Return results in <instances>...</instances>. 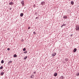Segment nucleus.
Listing matches in <instances>:
<instances>
[{
	"instance_id": "nucleus-1",
	"label": "nucleus",
	"mask_w": 79,
	"mask_h": 79,
	"mask_svg": "<svg viewBox=\"0 0 79 79\" xmlns=\"http://www.w3.org/2000/svg\"><path fill=\"white\" fill-rule=\"evenodd\" d=\"M75 29L76 31H79V26L78 25H76V26Z\"/></svg>"
},
{
	"instance_id": "nucleus-2",
	"label": "nucleus",
	"mask_w": 79,
	"mask_h": 79,
	"mask_svg": "<svg viewBox=\"0 0 79 79\" xmlns=\"http://www.w3.org/2000/svg\"><path fill=\"white\" fill-rule=\"evenodd\" d=\"M21 4L22 5V6H24V1L23 0H22L21 2Z\"/></svg>"
},
{
	"instance_id": "nucleus-3",
	"label": "nucleus",
	"mask_w": 79,
	"mask_h": 79,
	"mask_svg": "<svg viewBox=\"0 0 79 79\" xmlns=\"http://www.w3.org/2000/svg\"><path fill=\"white\" fill-rule=\"evenodd\" d=\"M57 75H58V73H55L54 74V76H55V77H56V76H57Z\"/></svg>"
},
{
	"instance_id": "nucleus-4",
	"label": "nucleus",
	"mask_w": 79,
	"mask_h": 79,
	"mask_svg": "<svg viewBox=\"0 0 79 79\" xmlns=\"http://www.w3.org/2000/svg\"><path fill=\"white\" fill-rule=\"evenodd\" d=\"M9 5H13L14 4L12 2H10L9 3Z\"/></svg>"
},
{
	"instance_id": "nucleus-5",
	"label": "nucleus",
	"mask_w": 79,
	"mask_h": 79,
	"mask_svg": "<svg viewBox=\"0 0 79 79\" xmlns=\"http://www.w3.org/2000/svg\"><path fill=\"white\" fill-rule=\"evenodd\" d=\"M45 3L44 2H43L41 3V5H45Z\"/></svg>"
},
{
	"instance_id": "nucleus-6",
	"label": "nucleus",
	"mask_w": 79,
	"mask_h": 79,
	"mask_svg": "<svg viewBox=\"0 0 79 79\" xmlns=\"http://www.w3.org/2000/svg\"><path fill=\"white\" fill-rule=\"evenodd\" d=\"M63 18L64 19H66L67 17V16H66V15H65L63 17Z\"/></svg>"
},
{
	"instance_id": "nucleus-7",
	"label": "nucleus",
	"mask_w": 79,
	"mask_h": 79,
	"mask_svg": "<svg viewBox=\"0 0 79 79\" xmlns=\"http://www.w3.org/2000/svg\"><path fill=\"white\" fill-rule=\"evenodd\" d=\"M3 74H4V72H2L1 73V76H3Z\"/></svg>"
},
{
	"instance_id": "nucleus-8",
	"label": "nucleus",
	"mask_w": 79,
	"mask_h": 79,
	"mask_svg": "<svg viewBox=\"0 0 79 79\" xmlns=\"http://www.w3.org/2000/svg\"><path fill=\"white\" fill-rule=\"evenodd\" d=\"M23 15L24 14L23 13H21L20 14V16H21V17H23Z\"/></svg>"
},
{
	"instance_id": "nucleus-9",
	"label": "nucleus",
	"mask_w": 79,
	"mask_h": 79,
	"mask_svg": "<svg viewBox=\"0 0 79 79\" xmlns=\"http://www.w3.org/2000/svg\"><path fill=\"white\" fill-rule=\"evenodd\" d=\"M55 55H56V52H55L53 53V54H52V56H54Z\"/></svg>"
},
{
	"instance_id": "nucleus-10",
	"label": "nucleus",
	"mask_w": 79,
	"mask_h": 79,
	"mask_svg": "<svg viewBox=\"0 0 79 79\" xmlns=\"http://www.w3.org/2000/svg\"><path fill=\"white\" fill-rule=\"evenodd\" d=\"M76 51H77V49H76V48H74V49L73 50L74 52H76Z\"/></svg>"
},
{
	"instance_id": "nucleus-11",
	"label": "nucleus",
	"mask_w": 79,
	"mask_h": 79,
	"mask_svg": "<svg viewBox=\"0 0 79 79\" xmlns=\"http://www.w3.org/2000/svg\"><path fill=\"white\" fill-rule=\"evenodd\" d=\"M71 3L72 5H74V2L73 1H71Z\"/></svg>"
},
{
	"instance_id": "nucleus-12",
	"label": "nucleus",
	"mask_w": 79,
	"mask_h": 79,
	"mask_svg": "<svg viewBox=\"0 0 79 79\" xmlns=\"http://www.w3.org/2000/svg\"><path fill=\"white\" fill-rule=\"evenodd\" d=\"M12 63V61L10 60V61H9V62H8V64H10V63Z\"/></svg>"
},
{
	"instance_id": "nucleus-13",
	"label": "nucleus",
	"mask_w": 79,
	"mask_h": 79,
	"mask_svg": "<svg viewBox=\"0 0 79 79\" xmlns=\"http://www.w3.org/2000/svg\"><path fill=\"white\" fill-rule=\"evenodd\" d=\"M17 55H16V54H14V58H16V57H17Z\"/></svg>"
},
{
	"instance_id": "nucleus-14",
	"label": "nucleus",
	"mask_w": 79,
	"mask_h": 79,
	"mask_svg": "<svg viewBox=\"0 0 79 79\" xmlns=\"http://www.w3.org/2000/svg\"><path fill=\"white\" fill-rule=\"evenodd\" d=\"M34 75H32L31 76V78H34Z\"/></svg>"
},
{
	"instance_id": "nucleus-15",
	"label": "nucleus",
	"mask_w": 79,
	"mask_h": 79,
	"mask_svg": "<svg viewBox=\"0 0 79 79\" xmlns=\"http://www.w3.org/2000/svg\"><path fill=\"white\" fill-rule=\"evenodd\" d=\"M60 78L61 79H64V77H63V76H61L60 77Z\"/></svg>"
},
{
	"instance_id": "nucleus-16",
	"label": "nucleus",
	"mask_w": 79,
	"mask_h": 79,
	"mask_svg": "<svg viewBox=\"0 0 79 79\" xmlns=\"http://www.w3.org/2000/svg\"><path fill=\"white\" fill-rule=\"evenodd\" d=\"M66 24L63 23V24H62V26H66Z\"/></svg>"
},
{
	"instance_id": "nucleus-17",
	"label": "nucleus",
	"mask_w": 79,
	"mask_h": 79,
	"mask_svg": "<svg viewBox=\"0 0 79 79\" xmlns=\"http://www.w3.org/2000/svg\"><path fill=\"white\" fill-rule=\"evenodd\" d=\"M27 58V56H25L23 58L24 60H26Z\"/></svg>"
},
{
	"instance_id": "nucleus-18",
	"label": "nucleus",
	"mask_w": 79,
	"mask_h": 79,
	"mask_svg": "<svg viewBox=\"0 0 79 79\" xmlns=\"http://www.w3.org/2000/svg\"><path fill=\"white\" fill-rule=\"evenodd\" d=\"M3 63H4V60H2V61H1V63L2 64H3Z\"/></svg>"
},
{
	"instance_id": "nucleus-19",
	"label": "nucleus",
	"mask_w": 79,
	"mask_h": 79,
	"mask_svg": "<svg viewBox=\"0 0 79 79\" xmlns=\"http://www.w3.org/2000/svg\"><path fill=\"white\" fill-rule=\"evenodd\" d=\"M26 48H24L23 49V51H26Z\"/></svg>"
},
{
	"instance_id": "nucleus-20",
	"label": "nucleus",
	"mask_w": 79,
	"mask_h": 79,
	"mask_svg": "<svg viewBox=\"0 0 79 79\" xmlns=\"http://www.w3.org/2000/svg\"><path fill=\"white\" fill-rule=\"evenodd\" d=\"M65 61H68V59H66L65 60Z\"/></svg>"
},
{
	"instance_id": "nucleus-21",
	"label": "nucleus",
	"mask_w": 79,
	"mask_h": 79,
	"mask_svg": "<svg viewBox=\"0 0 79 79\" xmlns=\"http://www.w3.org/2000/svg\"><path fill=\"white\" fill-rule=\"evenodd\" d=\"M3 66H2L0 67V69H3Z\"/></svg>"
},
{
	"instance_id": "nucleus-22",
	"label": "nucleus",
	"mask_w": 79,
	"mask_h": 79,
	"mask_svg": "<svg viewBox=\"0 0 79 79\" xmlns=\"http://www.w3.org/2000/svg\"><path fill=\"white\" fill-rule=\"evenodd\" d=\"M7 50H8V51H10V48H8Z\"/></svg>"
},
{
	"instance_id": "nucleus-23",
	"label": "nucleus",
	"mask_w": 79,
	"mask_h": 79,
	"mask_svg": "<svg viewBox=\"0 0 79 79\" xmlns=\"http://www.w3.org/2000/svg\"><path fill=\"white\" fill-rule=\"evenodd\" d=\"M27 51H26L25 52H24V53H27Z\"/></svg>"
},
{
	"instance_id": "nucleus-24",
	"label": "nucleus",
	"mask_w": 79,
	"mask_h": 79,
	"mask_svg": "<svg viewBox=\"0 0 79 79\" xmlns=\"http://www.w3.org/2000/svg\"><path fill=\"white\" fill-rule=\"evenodd\" d=\"M77 76H79V73H77Z\"/></svg>"
},
{
	"instance_id": "nucleus-25",
	"label": "nucleus",
	"mask_w": 79,
	"mask_h": 79,
	"mask_svg": "<svg viewBox=\"0 0 79 79\" xmlns=\"http://www.w3.org/2000/svg\"><path fill=\"white\" fill-rule=\"evenodd\" d=\"M33 34L34 35H35V34H36V33H35V32H33Z\"/></svg>"
},
{
	"instance_id": "nucleus-26",
	"label": "nucleus",
	"mask_w": 79,
	"mask_h": 79,
	"mask_svg": "<svg viewBox=\"0 0 79 79\" xmlns=\"http://www.w3.org/2000/svg\"><path fill=\"white\" fill-rule=\"evenodd\" d=\"M31 29V27H29L28 28V29Z\"/></svg>"
},
{
	"instance_id": "nucleus-27",
	"label": "nucleus",
	"mask_w": 79,
	"mask_h": 79,
	"mask_svg": "<svg viewBox=\"0 0 79 79\" xmlns=\"http://www.w3.org/2000/svg\"><path fill=\"white\" fill-rule=\"evenodd\" d=\"M39 18L38 17H36L35 18V19H38Z\"/></svg>"
},
{
	"instance_id": "nucleus-28",
	"label": "nucleus",
	"mask_w": 79,
	"mask_h": 79,
	"mask_svg": "<svg viewBox=\"0 0 79 79\" xmlns=\"http://www.w3.org/2000/svg\"><path fill=\"white\" fill-rule=\"evenodd\" d=\"M36 72H33V74H36Z\"/></svg>"
},
{
	"instance_id": "nucleus-29",
	"label": "nucleus",
	"mask_w": 79,
	"mask_h": 79,
	"mask_svg": "<svg viewBox=\"0 0 79 79\" xmlns=\"http://www.w3.org/2000/svg\"><path fill=\"white\" fill-rule=\"evenodd\" d=\"M63 26H62H62H61V27H63Z\"/></svg>"
},
{
	"instance_id": "nucleus-30",
	"label": "nucleus",
	"mask_w": 79,
	"mask_h": 79,
	"mask_svg": "<svg viewBox=\"0 0 79 79\" xmlns=\"http://www.w3.org/2000/svg\"><path fill=\"white\" fill-rule=\"evenodd\" d=\"M71 37L72 36H73V34H72V35H70Z\"/></svg>"
},
{
	"instance_id": "nucleus-31",
	"label": "nucleus",
	"mask_w": 79,
	"mask_h": 79,
	"mask_svg": "<svg viewBox=\"0 0 79 79\" xmlns=\"http://www.w3.org/2000/svg\"><path fill=\"white\" fill-rule=\"evenodd\" d=\"M34 6V8H35V6Z\"/></svg>"
},
{
	"instance_id": "nucleus-32",
	"label": "nucleus",
	"mask_w": 79,
	"mask_h": 79,
	"mask_svg": "<svg viewBox=\"0 0 79 79\" xmlns=\"http://www.w3.org/2000/svg\"><path fill=\"white\" fill-rule=\"evenodd\" d=\"M10 10H11V8H10Z\"/></svg>"
}]
</instances>
